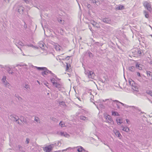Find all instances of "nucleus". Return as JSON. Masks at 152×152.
Instances as JSON below:
<instances>
[{"label":"nucleus","instance_id":"f257e3e1","mask_svg":"<svg viewBox=\"0 0 152 152\" xmlns=\"http://www.w3.org/2000/svg\"><path fill=\"white\" fill-rule=\"evenodd\" d=\"M110 103L112 104L115 107L114 108L115 109H119L120 108V107L119 105V104H121L123 106H124L126 107H130V106H129L128 105H127L126 104H124L120 102H119L118 100H115L113 101H111V100H110L109 101Z\"/></svg>","mask_w":152,"mask_h":152},{"label":"nucleus","instance_id":"f03ea898","mask_svg":"<svg viewBox=\"0 0 152 152\" xmlns=\"http://www.w3.org/2000/svg\"><path fill=\"white\" fill-rule=\"evenodd\" d=\"M32 67H34L35 68H37L38 70H43L45 72L46 75H47L49 73L55 77H56L55 74H53L51 71L48 70L46 67H38L37 66H33Z\"/></svg>","mask_w":152,"mask_h":152},{"label":"nucleus","instance_id":"7ed1b4c3","mask_svg":"<svg viewBox=\"0 0 152 152\" xmlns=\"http://www.w3.org/2000/svg\"><path fill=\"white\" fill-rule=\"evenodd\" d=\"M84 73L88 78L92 79H94L95 74L93 72L88 70H85Z\"/></svg>","mask_w":152,"mask_h":152},{"label":"nucleus","instance_id":"20e7f679","mask_svg":"<svg viewBox=\"0 0 152 152\" xmlns=\"http://www.w3.org/2000/svg\"><path fill=\"white\" fill-rule=\"evenodd\" d=\"M142 4L145 8L151 12L152 11V8L151 3L146 1H144L143 2Z\"/></svg>","mask_w":152,"mask_h":152},{"label":"nucleus","instance_id":"39448f33","mask_svg":"<svg viewBox=\"0 0 152 152\" xmlns=\"http://www.w3.org/2000/svg\"><path fill=\"white\" fill-rule=\"evenodd\" d=\"M56 144H52L43 148V150L45 152H50L53 149L54 146H55Z\"/></svg>","mask_w":152,"mask_h":152},{"label":"nucleus","instance_id":"423d86ee","mask_svg":"<svg viewBox=\"0 0 152 152\" xmlns=\"http://www.w3.org/2000/svg\"><path fill=\"white\" fill-rule=\"evenodd\" d=\"M129 85L132 87V88L134 90L137 91L138 88L136 86V84L135 83L134 81L132 79H129Z\"/></svg>","mask_w":152,"mask_h":152},{"label":"nucleus","instance_id":"0eeeda50","mask_svg":"<svg viewBox=\"0 0 152 152\" xmlns=\"http://www.w3.org/2000/svg\"><path fill=\"white\" fill-rule=\"evenodd\" d=\"M6 76H3L2 80V82L5 85V87L10 88V84L6 80Z\"/></svg>","mask_w":152,"mask_h":152},{"label":"nucleus","instance_id":"6e6552de","mask_svg":"<svg viewBox=\"0 0 152 152\" xmlns=\"http://www.w3.org/2000/svg\"><path fill=\"white\" fill-rule=\"evenodd\" d=\"M104 117L107 122L110 123L112 121L111 117L109 115L105 114L104 115Z\"/></svg>","mask_w":152,"mask_h":152},{"label":"nucleus","instance_id":"1a4fd4ad","mask_svg":"<svg viewBox=\"0 0 152 152\" xmlns=\"http://www.w3.org/2000/svg\"><path fill=\"white\" fill-rule=\"evenodd\" d=\"M102 20L104 23L107 24H111V20L109 18H103Z\"/></svg>","mask_w":152,"mask_h":152},{"label":"nucleus","instance_id":"9d476101","mask_svg":"<svg viewBox=\"0 0 152 152\" xmlns=\"http://www.w3.org/2000/svg\"><path fill=\"white\" fill-rule=\"evenodd\" d=\"M113 132L116 136L119 137L120 139L121 138V137H122V136L118 131L114 129L113 130Z\"/></svg>","mask_w":152,"mask_h":152},{"label":"nucleus","instance_id":"9b49d317","mask_svg":"<svg viewBox=\"0 0 152 152\" xmlns=\"http://www.w3.org/2000/svg\"><path fill=\"white\" fill-rule=\"evenodd\" d=\"M10 117L12 119H13V120L15 121H17L19 118L18 117L15 115H10Z\"/></svg>","mask_w":152,"mask_h":152},{"label":"nucleus","instance_id":"f8f14e48","mask_svg":"<svg viewBox=\"0 0 152 152\" xmlns=\"http://www.w3.org/2000/svg\"><path fill=\"white\" fill-rule=\"evenodd\" d=\"M24 8L22 6H19L18 8V12L20 14H22L23 13Z\"/></svg>","mask_w":152,"mask_h":152},{"label":"nucleus","instance_id":"ddd939ff","mask_svg":"<svg viewBox=\"0 0 152 152\" xmlns=\"http://www.w3.org/2000/svg\"><path fill=\"white\" fill-rule=\"evenodd\" d=\"M15 45L18 48H19L20 46H23L24 45V44L20 41H16Z\"/></svg>","mask_w":152,"mask_h":152},{"label":"nucleus","instance_id":"4468645a","mask_svg":"<svg viewBox=\"0 0 152 152\" xmlns=\"http://www.w3.org/2000/svg\"><path fill=\"white\" fill-rule=\"evenodd\" d=\"M54 47L56 50L58 51L61 50V47L59 45L55 44L54 45Z\"/></svg>","mask_w":152,"mask_h":152},{"label":"nucleus","instance_id":"2eb2a0df","mask_svg":"<svg viewBox=\"0 0 152 152\" xmlns=\"http://www.w3.org/2000/svg\"><path fill=\"white\" fill-rule=\"evenodd\" d=\"M60 134L61 136H64L66 137H68L69 136V135L66 132H61Z\"/></svg>","mask_w":152,"mask_h":152},{"label":"nucleus","instance_id":"dca6fc26","mask_svg":"<svg viewBox=\"0 0 152 152\" xmlns=\"http://www.w3.org/2000/svg\"><path fill=\"white\" fill-rule=\"evenodd\" d=\"M76 148H78L77 151L78 152H81L82 151H86L83 148V147L81 146L76 147Z\"/></svg>","mask_w":152,"mask_h":152},{"label":"nucleus","instance_id":"f3484780","mask_svg":"<svg viewBox=\"0 0 152 152\" xmlns=\"http://www.w3.org/2000/svg\"><path fill=\"white\" fill-rule=\"evenodd\" d=\"M20 120L21 121L25 123H27V122L26 118L22 116L20 117Z\"/></svg>","mask_w":152,"mask_h":152},{"label":"nucleus","instance_id":"a211bd4d","mask_svg":"<svg viewBox=\"0 0 152 152\" xmlns=\"http://www.w3.org/2000/svg\"><path fill=\"white\" fill-rule=\"evenodd\" d=\"M121 127L123 128L122 130L123 131L127 132H129V129L128 127L126 126L124 127L122 126Z\"/></svg>","mask_w":152,"mask_h":152},{"label":"nucleus","instance_id":"6ab92c4d","mask_svg":"<svg viewBox=\"0 0 152 152\" xmlns=\"http://www.w3.org/2000/svg\"><path fill=\"white\" fill-rule=\"evenodd\" d=\"M80 119L85 121H87L88 120V118L87 117L83 115L80 116Z\"/></svg>","mask_w":152,"mask_h":152},{"label":"nucleus","instance_id":"aec40b11","mask_svg":"<svg viewBox=\"0 0 152 152\" xmlns=\"http://www.w3.org/2000/svg\"><path fill=\"white\" fill-rule=\"evenodd\" d=\"M91 23L94 26V27H95L97 28H99L100 27L99 24L96 22L94 21L93 23Z\"/></svg>","mask_w":152,"mask_h":152},{"label":"nucleus","instance_id":"412c9836","mask_svg":"<svg viewBox=\"0 0 152 152\" xmlns=\"http://www.w3.org/2000/svg\"><path fill=\"white\" fill-rule=\"evenodd\" d=\"M56 87L58 89L60 88L61 87V85L58 83H56L53 85Z\"/></svg>","mask_w":152,"mask_h":152},{"label":"nucleus","instance_id":"4be33fe9","mask_svg":"<svg viewBox=\"0 0 152 152\" xmlns=\"http://www.w3.org/2000/svg\"><path fill=\"white\" fill-rule=\"evenodd\" d=\"M124 9V7L123 5H120L116 8V9L118 10H122Z\"/></svg>","mask_w":152,"mask_h":152},{"label":"nucleus","instance_id":"5701e85b","mask_svg":"<svg viewBox=\"0 0 152 152\" xmlns=\"http://www.w3.org/2000/svg\"><path fill=\"white\" fill-rule=\"evenodd\" d=\"M135 69L136 67L132 66L129 67L128 68V70L131 72H134L135 71Z\"/></svg>","mask_w":152,"mask_h":152},{"label":"nucleus","instance_id":"b1692460","mask_svg":"<svg viewBox=\"0 0 152 152\" xmlns=\"http://www.w3.org/2000/svg\"><path fill=\"white\" fill-rule=\"evenodd\" d=\"M143 13L145 15V17L147 18H148L149 17V15L148 12L145 10H144L143 11Z\"/></svg>","mask_w":152,"mask_h":152},{"label":"nucleus","instance_id":"393cba45","mask_svg":"<svg viewBox=\"0 0 152 152\" xmlns=\"http://www.w3.org/2000/svg\"><path fill=\"white\" fill-rule=\"evenodd\" d=\"M130 107H131L133 109H135L136 110H137V112L141 111V110L139 109L138 107H134V106H130Z\"/></svg>","mask_w":152,"mask_h":152},{"label":"nucleus","instance_id":"a878e982","mask_svg":"<svg viewBox=\"0 0 152 152\" xmlns=\"http://www.w3.org/2000/svg\"><path fill=\"white\" fill-rule=\"evenodd\" d=\"M89 1L91 3L95 4H97V3H98V0H89Z\"/></svg>","mask_w":152,"mask_h":152},{"label":"nucleus","instance_id":"bb28decb","mask_svg":"<svg viewBox=\"0 0 152 152\" xmlns=\"http://www.w3.org/2000/svg\"><path fill=\"white\" fill-rule=\"evenodd\" d=\"M112 115L114 116H119L118 113L117 112L115 111H112Z\"/></svg>","mask_w":152,"mask_h":152},{"label":"nucleus","instance_id":"cd10ccee","mask_svg":"<svg viewBox=\"0 0 152 152\" xmlns=\"http://www.w3.org/2000/svg\"><path fill=\"white\" fill-rule=\"evenodd\" d=\"M59 124L61 127H64L65 126V124L62 121H60Z\"/></svg>","mask_w":152,"mask_h":152},{"label":"nucleus","instance_id":"c85d7f7f","mask_svg":"<svg viewBox=\"0 0 152 152\" xmlns=\"http://www.w3.org/2000/svg\"><path fill=\"white\" fill-rule=\"evenodd\" d=\"M116 121L118 124L119 125H120L122 123V122H121V120L120 118L117 119H116Z\"/></svg>","mask_w":152,"mask_h":152},{"label":"nucleus","instance_id":"c756f323","mask_svg":"<svg viewBox=\"0 0 152 152\" xmlns=\"http://www.w3.org/2000/svg\"><path fill=\"white\" fill-rule=\"evenodd\" d=\"M59 104L60 105H63L64 106H65L66 105V104H65V102L64 101H61L60 102Z\"/></svg>","mask_w":152,"mask_h":152},{"label":"nucleus","instance_id":"7c9ffc66","mask_svg":"<svg viewBox=\"0 0 152 152\" xmlns=\"http://www.w3.org/2000/svg\"><path fill=\"white\" fill-rule=\"evenodd\" d=\"M50 80L51 82L52 83L53 85L56 83L55 82V79L54 78H52Z\"/></svg>","mask_w":152,"mask_h":152},{"label":"nucleus","instance_id":"2f4dec72","mask_svg":"<svg viewBox=\"0 0 152 152\" xmlns=\"http://www.w3.org/2000/svg\"><path fill=\"white\" fill-rule=\"evenodd\" d=\"M140 64H137L136 65V68H137L140 70L142 68L140 66Z\"/></svg>","mask_w":152,"mask_h":152},{"label":"nucleus","instance_id":"473e14b6","mask_svg":"<svg viewBox=\"0 0 152 152\" xmlns=\"http://www.w3.org/2000/svg\"><path fill=\"white\" fill-rule=\"evenodd\" d=\"M34 120L37 122L39 123H40V120H39V119L38 117H35Z\"/></svg>","mask_w":152,"mask_h":152},{"label":"nucleus","instance_id":"72a5a7b5","mask_svg":"<svg viewBox=\"0 0 152 152\" xmlns=\"http://www.w3.org/2000/svg\"><path fill=\"white\" fill-rule=\"evenodd\" d=\"M11 69L10 68H9L8 69H7V71L9 73V74H12L13 73V72L12 71V72H11Z\"/></svg>","mask_w":152,"mask_h":152},{"label":"nucleus","instance_id":"f704fd0d","mask_svg":"<svg viewBox=\"0 0 152 152\" xmlns=\"http://www.w3.org/2000/svg\"><path fill=\"white\" fill-rule=\"evenodd\" d=\"M147 93L148 94L150 95L152 97V92L151 91H147Z\"/></svg>","mask_w":152,"mask_h":152},{"label":"nucleus","instance_id":"c9c22d12","mask_svg":"<svg viewBox=\"0 0 152 152\" xmlns=\"http://www.w3.org/2000/svg\"><path fill=\"white\" fill-rule=\"evenodd\" d=\"M151 72L150 71H147L146 73H147V74L148 76H152V75H151Z\"/></svg>","mask_w":152,"mask_h":152},{"label":"nucleus","instance_id":"e433bc0d","mask_svg":"<svg viewBox=\"0 0 152 152\" xmlns=\"http://www.w3.org/2000/svg\"><path fill=\"white\" fill-rule=\"evenodd\" d=\"M29 141H30L29 139L28 138H27L26 139V140L25 141V142L26 143L28 144L29 143Z\"/></svg>","mask_w":152,"mask_h":152},{"label":"nucleus","instance_id":"4c0bfd02","mask_svg":"<svg viewBox=\"0 0 152 152\" xmlns=\"http://www.w3.org/2000/svg\"><path fill=\"white\" fill-rule=\"evenodd\" d=\"M24 87L26 88V89H27L29 88V86L28 85L26 84L24 86Z\"/></svg>","mask_w":152,"mask_h":152},{"label":"nucleus","instance_id":"58836bf2","mask_svg":"<svg viewBox=\"0 0 152 152\" xmlns=\"http://www.w3.org/2000/svg\"><path fill=\"white\" fill-rule=\"evenodd\" d=\"M66 70L68 71V70L69 69V66L68 65V63H66Z\"/></svg>","mask_w":152,"mask_h":152},{"label":"nucleus","instance_id":"ea45409f","mask_svg":"<svg viewBox=\"0 0 152 152\" xmlns=\"http://www.w3.org/2000/svg\"><path fill=\"white\" fill-rule=\"evenodd\" d=\"M42 74L43 76H44L45 75H46L45 72L44 71H43L42 72Z\"/></svg>","mask_w":152,"mask_h":152},{"label":"nucleus","instance_id":"a19ab883","mask_svg":"<svg viewBox=\"0 0 152 152\" xmlns=\"http://www.w3.org/2000/svg\"><path fill=\"white\" fill-rule=\"evenodd\" d=\"M24 2L26 4H28L29 2V0H23Z\"/></svg>","mask_w":152,"mask_h":152},{"label":"nucleus","instance_id":"79ce46f5","mask_svg":"<svg viewBox=\"0 0 152 152\" xmlns=\"http://www.w3.org/2000/svg\"><path fill=\"white\" fill-rule=\"evenodd\" d=\"M39 46L41 48L42 47H43L44 46V45L43 44H40L39 45Z\"/></svg>","mask_w":152,"mask_h":152},{"label":"nucleus","instance_id":"37998d69","mask_svg":"<svg viewBox=\"0 0 152 152\" xmlns=\"http://www.w3.org/2000/svg\"><path fill=\"white\" fill-rule=\"evenodd\" d=\"M18 148L19 150H20L21 148H22V147L20 145H18Z\"/></svg>","mask_w":152,"mask_h":152},{"label":"nucleus","instance_id":"c03bdc74","mask_svg":"<svg viewBox=\"0 0 152 152\" xmlns=\"http://www.w3.org/2000/svg\"><path fill=\"white\" fill-rule=\"evenodd\" d=\"M16 96V97H17L18 98V100H20V99H22L19 96Z\"/></svg>","mask_w":152,"mask_h":152},{"label":"nucleus","instance_id":"a18cd8bd","mask_svg":"<svg viewBox=\"0 0 152 152\" xmlns=\"http://www.w3.org/2000/svg\"><path fill=\"white\" fill-rule=\"evenodd\" d=\"M137 75L139 77H140L141 76L140 74V73L139 72H137Z\"/></svg>","mask_w":152,"mask_h":152},{"label":"nucleus","instance_id":"49530a36","mask_svg":"<svg viewBox=\"0 0 152 152\" xmlns=\"http://www.w3.org/2000/svg\"><path fill=\"white\" fill-rule=\"evenodd\" d=\"M4 1L7 3H9L10 0H4Z\"/></svg>","mask_w":152,"mask_h":152},{"label":"nucleus","instance_id":"de8ad7c7","mask_svg":"<svg viewBox=\"0 0 152 152\" xmlns=\"http://www.w3.org/2000/svg\"><path fill=\"white\" fill-rule=\"evenodd\" d=\"M51 119L53 121H55V120L56 119V118L53 117L51 118Z\"/></svg>","mask_w":152,"mask_h":152},{"label":"nucleus","instance_id":"09e8293b","mask_svg":"<svg viewBox=\"0 0 152 152\" xmlns=\"http://www.w3.org/2000/svg\"><path fill=\"white\" fill-rule=\"evenodd\" d=\"M140 55L141 54V52L140 50H138L137 52Z\"/></svg>","mask_w":152,"mask_h":152},{"label":"nucleus","instance_id":"8fccbe9b","mask_svg":"<svg viewBox=\"0 0 152 152\" xmlns=\"http://www.w3.org/2000/svg\"><path fill=\"white\" fill-rule=\"evenodd\" d=\"M88 27L90 30L91 31L92 30L91 27L89 25H88Z\"/></svg>","mask_w":152,"mask_h":152},{"label":"nucleus","instance_id":"3c124183","mask_svg":"<svg viewBox=\"0 0 152 152\" xmlns=\"http://www.w3.org/2000/svg\"><path fill=\"white\" fill-rule=\"evenodd\" d=\"M24 27L26 28H27V25L25 23V25L24 26Z\"/></svg>","mask_w":152,"mask_h":152},{"label":"nucleus","instance_id":"603ef678","mask_svg":"<svg viewBox=\"0 0 152 152\" xmlns=\"http://www.w3.org/2000/svg\"><path fill=\"white\" fill-rule=\"evenodd\" d=\"M140 115H141L142 114H143L144 113V112H142L141 111H140Z\"/></svg>","mask_w":152,"mask_h":152},{"label":"nucleus","instance_id":"864d4df0","mask_svg":"<svg viewBox=\"0 0 152 152\" xmlns=\"http://www.w3.org/2000/svg\"><path fill=\"white\" fill-rule=\"evenodd\" d=\"M33 45H28V46H33Z\"/></svg>","mask_w":152,"mask_h":152},{"label":"nucleus","instance_id":"5fc2aeb1","mask_svg":"<svg viewBox=\"0 0 152 152\" xmlns=\"http://www.w3.org/2000/svg\"><path fill=\"white\" fill-rule=\"evenodd\" d=\"M78 99L80 101H81L80 98V97H77Z\"/></svg>","mask_w":152,"mask_h":152},{"label":"nucleus","instance_id":"6e6d98bb","mask_svg":"<svg viewBox=\"0 0 152 152\" xmlns=\"http://www.w3.org/2000/svg\"><path fill=\"white\" fill-rule=\"evenodd\" d=\"M90 6V4H88V7H89Z\"/></svg>","mask_w":152,"mask_h":152},{"label":"nucleus","instance_id":"4d7b16f0","mask_svg":"<svg viewBox=\"0 0 152 152\" xmlns=\"http://www.w3.org/2000/svg\"><path fill=\"white\" fill-rule=\"evenodd\" d=\"M126 121L127 123H128V122L129 121V120H127V119H126Z\"/></svg>","mask_w":152,"mask_h":152},{"label":"nucleus","instance_id":"13d9d810","mask_svg":"<svg viewBox=\"0 0 152 152\" xmlns=\"http://www.w3.org/2000/svg\"><path fill=\"white\" fill-rule=\"evenodd\" d=\"M70 57V56H67L66 57V58H66H68V57Z\"/></svg>","mask_w":152,"mask_h":152},{"label":"nucleus","instance_id":"bf43d9fd","mask_svg":"<svg viewBox=\"0 0 152 152\" xmlns=\"http://www.w3.org/2000/svg\"><path fill=\"white\" fill-rule=\"evenodd\" d=\"M89 55H90V54H92V53L91 52L89 53Z\"/></svg>","mask_w":152,"mask_h":152},{"label":"nucleus","instance_id":"052dcab7","mask_svg":"<svg viewBox=\"0 0 152 152\" xmlns=\"http://www.w3.org/2000/svg\"><path fill=\"white\" fill-rule=\"evenodd\" d=\"M17 122H17V123H18V124H20V123H19V121H18Z\"/></svg>","mask_w":152,"mask_h":152},{"label":"nucleus","instance_id":"680f3d73","mask_svg":"<svg viewBox=\"0 0 152 152\" xmlns=\"http://www.w3.org/2000/svg\"><path fill=\"white\" fill-rule=\"evenodd\" d=\"M110 149L112 152H114L111 148H110Z\"/></svg>","mask_w":152,"mask_h":152},{"label":"nucleus","instance_id":"e2e57ef3","mask_svg":"<svg viewBox=\"0 0 152 152\" xmlns=\"http://www.w3.org/2000/svg\"><path fill=\"white\" fill-rule=\"evenodd\" d=\"M66 149H65V150H62V151H66Z\"/></svg>","mask_w":152,"mask_h":152},{"label":"nucleus","instance_id":"0e129e2a","mask_svg":"<svg viewBox=\"0 0 152 152\" xmlns=\"http://www.w3.org/2000/svg\"><path fill=\"white\" fill-rule=\"evenodd\" d=\"M60 22H61L62 21V20H60Z\"/></svg>","mask_w":152,"mask_h":152},{"label":"nucleus","instance_id":"69168bd1","mask_svg":"<svg viewBox=\"0 0 152 152\" xmlns=\"http://www.w3.org/2000/svg\"><path fill=\"white\" fill-rule=\"evenodd\" d=\"M151 64H152V61H151Z\"/></svg>","mask_w":152,"mask_h":152},{"label":"nucleus","instance_id":"338daca9","mask_svg":"<svg viewBox=\"0 0 152 152\" xmlns=\"http://www.w3.org/2000/svg\"><path fill=\"white\" fill-rule=\"evenodd\" d=\"M85 152H88V151H84Z\"/></svg>","mask_w":152,"mask_h":152},{"label":"nucleus","instance_id":"774afa93","mask_svg":"<svg viewBox=\"0 0 152 152\" xmlns=\"http://www.w3.org/2000/svg\"><path fill=\"white\" fill-rule=\"evenodd\" d=\"M21 152H25V151H22Z\"/></svg>","mask_w":152,"mask_h":152}]
</instances>
